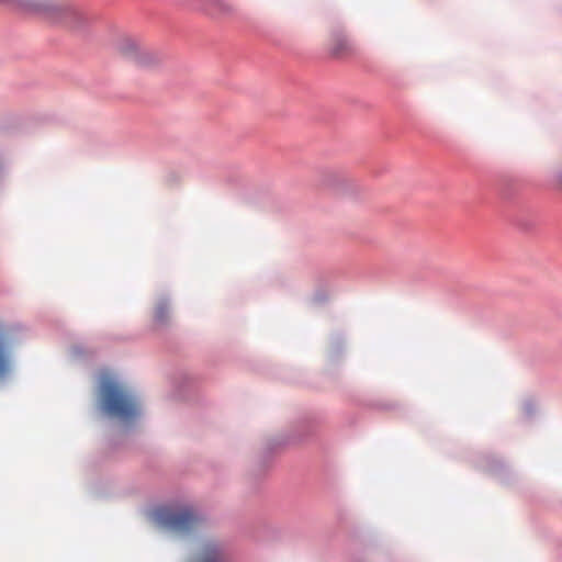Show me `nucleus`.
I'll use <instances>...</instances> for the list:
<instances>
[{"label":"nucleus","instance_id":"nucleus-9","mask_svg":"<svg viewBox=\"0 0 562 562\" xmlns=\"http://www.w3.org/2000/svg\"><path fill=\"white\" fill-rule=\"evenodd\" d=\"M560 182H561V184H562V173H561V177H560Z\"/></svg>","mask_w":562,"mask_h":562},{"label":"nucleus","instance_id":"nucleus-3","mask_svg":"<svg viewBox=\"0 0 562 562\" xmlns=\"http://www.w3.org/2000/svg\"><path fill=\"white\" fill-rule=\"evenodd\" d=\"M34 11L50 23H63L69 27H77L83 19L81 11L65 4L36 3Z\"/></svg>","mask_w":562,"mask_h":562},{"label":"nucleus","instance_id":"nucleus-4","mask_svg":"<svg viewBox=\"0 0 562 562\" xmlns=\"http://www.w3.org/2000/svg\"><path fill=\"white\" fill-rule=\"evenodd\" d=\"M191 562H229V553L222 544L210 542L203 546Z\"/></svg>","mask_w":562,"mask_h":562},{"label":"nucleus","instance_id":"nucleus-8","mask_svg":"<svg viewBox=\"0 0 562 562\" xmlns=\"http://www.w3.org/2000/svg\"><path fill=\"white\" fill-rule=\"evenodd\" d=\"M130 46H131V48H132V49H135V48H136V46H135V44H134V43H130Z\"/></svg>","mask_w":562,"mask_h":562},{"label":"nucleus","instance_id":"nucleus-5","mask_svg":"<svg viewBox=\"0 0 562 562\" xmlns=\"http://www.w3.org/2000/svg\"><path fill=\"white\" fill-rule=\"evenodd\" d=\"M329 52L333 56L342 58L352 55L355 46L345 34L334 32L329 44Z\"/></svg>","mask_w":562,"mask_h":562},{"label":"nucleus","instance_id":"nucleus-1","mask_svg":"<svg viewBox=\"0 0 562 562\" xmlns=\"http://www.w3.org/2000/svg\"><path fill=\"white\" fill-rule=\"evenodd\" d=\"M101 406L104 413L123 422H131L139 414L135 397L112 376L104 374L100 384Z\"/></svg>","mask_w":562,"mask_h":562},{"label":"nucleus","instance_id":"nucleus-2","mask_svg":"<svg viewBox=\"0 0 562 562\" xmlns=\"http://www.w3.org/2000/svg\"><path fill=\"white\" fill-rule=\"evenodd\" d=\"M154 519L158 526L176 531L189 532L199 522L196 515L191 508L160 507L154 512Z\"/></svg>","mask_w":562,"mask_h":562},{"label":"nucleus","instance_id":"nucleus-6","mask_svg":"<svg viewBox=\"0 0 562 562\" xmlns=\"http://www.w3.org/2000/svg\"><path fill=\"white\" fill-rule=\"evenodd\" d=\"M169 315V306L167 301H159L154 310V318L158 324H162L167 321Z\"/></svg>","mask_w":562,"mask_h":562},{"label":"nucleus","instance_id":"nucleus-7","mask_svg":"<svg viewBox=\"0 0 562 562\" xmlns=\"http://www.w3.org/2000/svg\"><path fill=\"white\" fill-rule=\"evenodd\" d=\"M214 8L220 15L227 16L235 12V7L233 3L225 0H216L214 2Z\"/></svg>","mask_w":562,"mask_h":562}]
</instances>
